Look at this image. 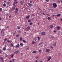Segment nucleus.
I'll return each mask as SVG.
<instances>
[{"label": "nucleus", "mask_w": 62, "mask_h": 62, "mask_svg": "<svg viewBox=\"0 0 62 62\" xmlns=\"http://www.w3.org/2000/svg\"><path fill=\"white\" fill-rule=\"evenodd\" d=\"M52 6L53 8H55L57 7V5H56V4L55 3H53L52 4Z\"/></svg>", "instance_id": "nucleus-1"}, {"label": "nucleus", "mask_w": 62, "mask_h": 62, "mask_svg": "<svg viewBox=\"0 0 62 62\" xmlns=\"http://www.w3.org/2000/svg\"><path fill=\"white\" fill-rule=\"evenodd\" d=\"M15 2L13 3V5H15V4H18V1H17V0H15L14 1Z\"/></svg>", "instance_id": "nucleus-2"}, {"label": "nucleus", "mask_w": 62, "mask_h": 62, "mask_svg": "<svg viewBox=\"0 0 62 62\" xmlns=\"http://www.w3.org/2000/svg\"><path fill=\"white\" fill-rule=\"evenodd\" d=\"M50 49H46V52H47V53L50 52Z\"/></svg>", "instance_id": "nucleus-3"}, {"label": "nucleus", "mask_w": 62, "mask_h": 62, "mask_svg": "<svg viewBox=\"0 0 62 62\" xmlns=\"http://www.w3.org/2000/svg\"><path fill=\"white\" fill-rule=\"evenodd\" d=\"M30 29V27L29 26H28L26 28V30L27 31H28Z\"/></svg>", "instance_id": "nucleus-4"}, {"label": "nucleus", "mask_w": 62, "mask_h": 62, "mask_svg": "<svg viewBox=\"0 0 62 62\" xmlns=\"http://www.w3.org/2000/svg\"><path fill=\"white\" fill-rule=\"evenodd\" d=\"M28 6H29V7H31L32 6V4H31L30 3H28Z\"/></svg>", "instance_id": "nucleus-5"}, {"label": "nucleus", "mask_w": 62, "mask_h": 62, "mask_svg": "<svg viewBox=\"0 0 62 62\" xmlns=\"http://www.w3.org/2000/svg\"><path fill=\"white\" fill-rule=\"evenodd\" d=\"M30 17V16H29V15H28V16H26V18L27 19H29Z\"/></svg>", "instance_id": "nucleus-6"}, {"label": "nucleus", "mask_w": 62, "mask_h": 62, "mask_svg": "<svg viewBox=\"0 0 62 62\" xmlns=\"http://www.w3.org/2000/svg\"><path fill=\"white\" fill-rule=\"evenodd\" d=\"M61 28V27H60V26H57V30H59V29H60Z\"/></svg>", "instance_id": "nucleus-7"}, {"label": "nucleus", "mask_w": 62, "mask_h": 62, "mask_svg": "<svg viewBox=\"0 0 62 62\" xmlns=\"http://www.w3.org/2000/svg\"><path fill=\"white\" fill-rule=\"evenodd\" d=\"M20 46V45H19V44H18V45H16V48H17L18 47H19V46Z\"/></svg>", "instance_id": "nucleus-8"}, {"label": "nucleus", "mask_w": 62, "mask_h": 62, "mask_svg": "<svg viewBox=\"0 0 62 62\" xmlns=\"http://www.w3.org/2000/svg\"><path fill=\"white\" fill-rule=\"evenodd\" d=\"M19 52V50H17V51H16L15 52L14 54H17V53H18Z\"/></svg>", "instance_id": "nucleus-9"}, {"label": "nucleus", "mask_w": 62, "mask_h": 62, "mask_svg": "<svg viewBox=\"0 0 62 62\" xmlns=\"http://www.w3.org/2000/svg\"><path fill=\"white\" fill-rule=\"evenodd\" d=\"M45 34V32H43L42 33H41V35H44Z\"/></svg>", "instance_id": "nucleus-10"}, {"label": "nucleus", "mask_w": 62, "mask_h": 62, "mask_svg": "<svg viewBox=\"0 0 62 62\" xmlns=\"http://www.w3.org/2000/svg\"><path fill=\"white\" fill-rule=\"evenodd\" d=\"M50 26V28H53V27H54V26L53 25H51L50 26Z\"/></svg>", "instance_id": "nucleus-11"}, {"label": "nucleus", "mask_w": 62, "mask_h": 62, "mask_svg": "<svg viewBox=\"0 0 62 62\" xmlns=\"http://www.w3.org/2000/svg\"><path fill=\"white\" fill-rule=\"evenodd\" d=\"M56 15L57 16H58V17H60V14H57Z\"/></svg>", "instance_id": "nucleus-12"}, {"label": "nucleus", "mask_w": 62, "mask_h": 62, "mask_svg": "<svg viewBox=\"0 0 62 62\" xmlns=\"http://www.w3.org/2000/svg\"><path fill=\"white\" fill-rule=\"evenodd\" d=\"M51 59V57H50L48 59V60L47 61H49L50 59Z\"/></svg>", "instance_id": "nucleus-13"}, {"label": "nucleus", "mask_w": 62, "mask_h": 62, "mask_svg": "<svg viewBox=\"0 0 62 62\" xmlns=\"http://www.w3.org/2000/svg\"><path fill=\"white\" fill-rule=\"evenodd\" d=\"M36 51H34L32 52V53L33 54H36Z\"/></svg>", "instance_id": "nucleus-14"}, {"label": "nucleus", "mask_w": 62, "mask_h": 62, "mask_svg": "<svg viewBox=\"0 0 62 62\" xmlns=\"http://www.w3.org/2000/svg\"><path fill=\"white\" fill-rule=\"evenodd\" d=\"M13 61L12 60H10L9 61V62H14V59H12Z\"/></svg>", "instance_id": "nucleus-15"}, {"label": "nucleus", "mask_w": 62, "mask_h": 62, "mask_svg": "<svg viewBox=\"0 0 62 62\" xmlns=\"http://www.w3.org/2000/svg\"><path fill=\"white\" fill-rule=\"evenodd\" d=\"M23 39V38L22 37H21L20 38V41H22V39Z\"/></svg>", "instance_id": "nucleus-16"}, {"label": "nucleus", "mask_w": 62, "mask_h": 62, "mask_svg": "<svg viewBox=\"0 0 62 62\" xmlns=\"http://www.w3.org/2000/svg\"><path fill=\"white\" fill-rule=\"evenodd\" d=\"M15 8H16L15 7H12V10H13L14 9H15Z\"/></svg>", "instance_id": "nucleus-17"}, {"label": "nucleus", "mask_w": 62, "mask_h": 62, "mask_svg": "<svg viewBox=\"0 0 62 62\" xmlns=\"http://www.w3.org/2000/svg\"><path fill=\"white\" fill-rule=\"evenodd\" d=\"M7 4H8V5H10V2H7Z\"/></svg>", "instance_id": "nucleus-18"}, {"label": "nucleus", "mask_w": 62, "mask_h": 62, "mask_svg": "<svg viewBox=\"0 0 62 62\" xmlns=\"http://www.w3.org/2000/svg\"><path fill=\"white\" fill-rule=\"evenodd\" d=\"M38 40H39V41L40 39V37H38Z\"/></svg>", "instance_id": "nucleus-19"}, {"label": "nucleus", "mask_w": 62, "mask_h": 62, "mask_svg": "<svg viewBox=\"0 0 62 62\" xmlns=\"http://www.w3.org/2000/svg\"><path fill=\"white\" fill-rule=\"evenodd\" d=\"M53 46H56V43H54L53 44Z\"/></svg>", "instance_id": "nucleus-20"}, {"label": "nucleus", "mask_w": 62, "mask_h": 62, "mask_svg": "<svg viewBox=\"0 0 62 62\" xmlns=\"http://www.w3.org/2000/svg\"><path fill=\"white\" fill-rule=\"evenodd\" d=\"M6 5V3H4L3 4V6H4V7H5Z\"/></svg>", "instance_id": "nucleus-21"}, {"label": "nucleus", "mask_w": 62, "mask_h": 62, "mask_svg": "<svg viewBox=\"0 0 62 62\" xmlns=\"http://www.w3.org/2000/svg\"><path fill=\"white\" fill-rule=\"evenodd\" d=\"M20 44L21 46H22L23 45V44L22 43H20Z\"/></svg>", "instance_id": "nucleus-22"}, {"label": "nucleus", "mask_w": 62, "mask_h": 62, "mask_svg": "<svg viewBox=\"0 0 62 62\" xmlns=\"http://www.w3.org/2000/svg\"><path fill=\"white\" fill-rule=\"evenodd\" d=\"M47 19L48 20H50V19H51V18L50 17H48L47 18Z\"/></svg>", "instance_id": "nucleus-23"}, {"label": "nucleus", "mask_w": 62, "mask_h": 62, "mask_svg": "<svg viewBox=\"0 0 62 62\" xmlns=\"http://www.w3.org/2000/svg\"><path fill=\"white\" fill-rule=\"evenodd\" d=\"M22 41L23 42H24V43H25V42H26V41H25V40H23Z\"/></svg>", "instance_id": "nucleus-24"}, {"label": "nucleus", "mask_w": 62, "mask_h": 62, "mask_svg": "<svg viewBox=\"0 0 62 62\" xmlns=\"http://www.w3.org/2000/svg\"><path fill=\"white\" fill-rule=\"evenodd\" d=\"M39 58V57L38 56H37L35 57L36 59H37V58Z\"/></svg>", "instance_id": "nucleus-25"}, {"label": "nucleus", "mask_w": 62, "mask_h": 62, "mask_svg": "<svg viewBox=\"0 0 62 62\" xmlns=\"http://www.w3.org/2000/svg\"><path fill=\"white\" fill-rule=\"evenodd\" d=\"M3 51H5L6 50V48H5V47H4L3 49Z\"/></svg>", "instance_id": "nucleus-26"}, {"label": "nucleus", "mask_w": 62, "mask_h": 62, "mask_svg": "<svg viewBox=\"0 0 62 62\" xmlns=\"http://www.w3.org/2000/svg\"><path fill=\"white\" fill-rule=\"evenodd\" d=\"M17 28L18 29H19L20 28V27L19 26H18L17 27Z\"/></svg>", "instance_id": "nucleus-27"}, {"label": "nucleus", "mask_w": 62, "mask_h": 62, "mask_svg": "<svg viewBox=\"0 0 62 62\" xmlns=\"http://www.w3.org/2000/svg\"><path fill=\"white\" fill-rule=\"evenodd\" d=\"M0 59L1 60H3V58L2 57H1L0 58Z\"/></svg>", "instance_id": "nucleus-28"}, {"label": "nucleus", "mask_w": 62, "mask_h": 62, "mask_svg": "<svg viewBox=\"0 0 62 62\" xmlns=\"http://www.w3.org/2000/svg\"><path fill=\"white\" fill-rule=\"evenodd\" d=\"M30 25H32L33 24V23H30L29 24Z\"/></svg>", "instance_id": "nucleus-29"}, {"label": "nucleus", "mask_w": 62, "mask_h": 62, "mask_svg": "<svg viewBox=\"0 0 62 62\" xmlns=\"http://www.w3.org/2000/svg\"><path fill=\"white\" fill-rule=\"evenodd\" d=\"M33 2V1H32V0H30V3H32Z\"/></svg>", "instance_id": "nucleus-30"}, {"label": "nucleus", "mask_w": 62, "mask_h": 62, "mask_svg": "<svg viewBox=\"0 0 62 62\" xmlns=\"http://www.w3.org/2000/svg\"><path fill=\"white\" fill-rule=\"evenodd\" d=\"M0 11H2V8H0Z\"/></svg>", "instance_id": "nucleus-31"}, {"label": "nucleus", "mask_w": 62, "mask_h": 62, "mask_svg": "<svg viewBox=\"0 0 62 62\" xmlns=\"http://www.w3.org/2000/svg\"><path fill=\"white\" fill-rule=\"evenodd\" d=\"M15 13H17V14L18 13V11H15Z\"/></svg>", "instance_id": "nucleus-32"}, {"label": "nucleus", "mask_w": 62, "mask_h": 62, "mask_svg": "<svg viewBox=\"0 0 62 62\" xmlns=\"http://www.w3.org/2000/svg\"><path fill=\"white\" fill-rule=\"evenodd\" d=\"M17 32L18 33H21V31L19 30Z\"/></svg>", "instance_id": "nucleus-33"}, {"label": "nucleus", "mask_w": 62, "mask_h": 62, "mask_svg": "<svg viewBox=\"0 0 62 62\" xmlns=\"http://www.w3.org/2000/svg\"><path fill=\"white\" fill-rule=\"evenodd\" d=\"M7 41L8 42H10V41L9 40H7Z\"/></svg>", "instance_id": "nucleus-34"}, {"label": "nucleus", "mask_w": 62, "mask_h": 62, "mask_svg": "<svg viewBox=\"0 0 62 62\" xmlns=\"http://www.w3.org/2000/svg\"><path fill=\"white\" fill-rule=\"evenodd\" d=\"M42 44V43L41 42L39 44V45H41V44Z\"/></svg>", "instance_id": "nucleus-35"}, {"label": "nucleus", "mask_w": 62, "mask_h": 62, "mask_svg": "<svg viewBox=\"0 0 62 62\" xmlns=\"http://www.w3.org/2000/svg\"><path fill=\"white\" fill-rule=\"evenodd\" d=\"M10 45L11 46H13V44H12V43H11Z\"/></svg>", "instance_id": "nucleus-36"}, {"label": "nucleus", "mask_w": 62, "mask_h": 62, "mask_svg": "<svg viewBox=\"0 0 62 62\" xmlns=\"http://www.w3.org/2000/svg\"><path fill=\"white\" fill-rule=\"evenodd\" d=\"M35 43V42H34V41H32V44H34V43Z\"/></svg>", "instance_id": "nucleus-37"}, {"label": "nucleus", "mask_w": 62, "mask_h": 62, "mask_svg": "<svg viewBox=\"0 0 62 62\" xmlns=\"http://www.w3.org/2000/svg\"><path fill=\"white\" fill-rule=\"evenodd\" d=\"M6 15L7 16H8V13H6Z\"/></svg>", "instance_id": "nucleus-38"}, {"label": "nucleus", "mask_w": 62, "mask_h": 62, "mask_svg": "<svg viewBox=\"0 0 62 62\" xmlns=\"http://www.w3.org/2000/svg\"><path fill=\"white\" fill-rule=\"evenodd\" d=\"M19 36V35L18 34L16 35V37H18Z\"/></svg>", "instance_id": "nucleus-39"}, {"label": "nucleus", "mask_w": 62, "mask_h": 62, "mask_svg": "<svg viewBox=\"0 0 62 62\" xmlns=\"http://www.w3.org/2000/svg\"><path fill=\"white\" fill-rule=\"evenodd\" d=\"M28 22H30V20H28Z\"/></svg>", "instance_id": "nucleus-40"}, {"label": "nucleus", "mask_w": 62, "mask_h": 62, "mask_svg": "<svg viewBox=\"0 0 62 62\" xmlns=\"http://www.w3.org/2000/svg\"><path fill=\"white\" fill-rule=\"evenodd\" d=\"M22 3H23V2H22V1H21L20 2V4H21L22 5Z\"/></svg>", "instance_id": "nucleus-41"}, {"label": "nucleus", "mask_w": 62, "mask_h": 62, "mask_svg": "<svg viewBox=\"0 0 62 62\" xmlns=\"http://www.w3.org/2000/svg\"><path fill=\"white\" fill-rule=\"evenodd\" d=\"M37 40V39L36 38H35L34 39V40H35V41H36V40Z\"/></svg>", "instance_id": "nucleus-42"}, {"label": "nucleus", "mask_w": 62, "mask_h": 62, "mask_svg": "<svg viewBox=\"0 0 62 62\" xmlns=\"http://www.w3.org/2000/svg\"><path fill=\"white\" fill-rule=\"evenodd\" d=\"M26 49H27V50H29V47H27L26 48Z\"/></svg>", "instance_id": "nucleus-43"}, {"label": "nucleus", "mask_w": 62, "mask_h": 62, "mask_svg": "<svg viewBox=\"0 0 62 62\" xmlns=\"http://www.w3.org/2000/svg\"><path fill=\"white\" fill-rule=\"evenodd\" d=\"M39 52H41V50H39Z\"/></svg>", "instance_id": "nucleus-44"}, {"label": "nucleus", "mask_w": 62, "mask_h": 62, "mask_svg": "<svg viewBox=\"0 0 62 62\" xmlns=\"http://www.w3.org/2000/svg\"><path fill=\"white\" fill-rule=\"evenodd\" d=\"M5 57H8V55H7L6 54H5Z\"/></svg>", "instance_id": "nucleus-45"}, {"label": "nucleus", "mask_w": 62, "mask_h": 62, "mask_svg": "<svg viewBox=\"0 0 62 62\" xmlns=\"http://www.w3.org/2000/svg\"><path fill=\"white\" fill-rule=\"evenodd\" d=\"M2 53V50H0V53Z\"/></svg>", "instance_id": "nucleus-46"}, {"label": "nucleus", "mask_w": 62, "mask_h": 62, "mask_svg": "<svg viewBox=\"0 0 62 62\" xmlns=\"http://www.w3.org/2000/svg\"><path fill=\"white\" fill-rule=\"evenodd\" d=\"M50 48H53V47L52 46H50Z\"/></svg>", "instance_id": "nucleus-47"}, {"label": "nucleus", "mask_w": 62, "mask_h": 62, "mask_svg": "<svg viewBox=\"0 0 62 62\" xmlns=\"http://www.w3.org/2000/svg\"><path fill=\"white\" fill-rule=\"evenodd\" d=\"M16 10L17 11L18 9V8H16Z\"/></svg>", "instance_id": "nucleus-48"}, {"label": "nucleus", "mask_w": 62, "mask_h": 62, "mask_svg": "<svg viewBox=\"0 0 62 62\" xmlns=\"http://www.w3.org/2000/svg\"><path fill=\"white\" fill-rule=\"evenodd\" d=\"M7 40V39H6V38H5V39H4V40L5 41H6V40Z\"/></svg>", "instance_id": "nucleus-49"}, {"label": "nucleus", "mask_w": 62, "mask_h": 62, "mask_svg": "<svg viewBox=\"0 0 62 62\" xmlns=\"http://www.w3.org/2000/svg\"><path fill=\"white\" fill-rule=\"evenodd\" d=\"M46 2H49V0H46Z\"/></svg>", "instance_id": "nucleus-50"}, {"label": "nucleus", "mask_w": 62, "mask_h": 62, "mask_svg": "<svg viewBox=\"0 0 62 62\" xmlns=\"http://www.w3.org/2000/svg\"><path fill=\"white\" fill-rule=\"evenodd\" d=\"M58 3H60V1L59 0H58Z\"/></svg>", "instance_id": "nucleus-51"}, {"label": "nucleus", "mask_w": 62, "mask_h": 62, "mask_svg": "<svg viewBox=\"0 0 62 62\" xmlns=\"http://www.w3.org/2000/svg\"><path fill=\"white\" fill-rule=\"evenodd\" d=\"M3 31H4V30H3V29H2V30H1L2 32H3Z\"/></svg>", "instance_id": "nucleus-52"}, {"label": "nucleus", "mask_w": 62, "mask_h": 62, "mask_svg": "<svg viewBox=\"0 0 62 62\" xmlns=\"http://www.w3.org/2000/svg\"><path fill=\"white\" fill-rule=\"evenodd\" d=\"M0 20H2V18L0 17Z\"/></svg>", "instance_id": "nucleus-53"}, {"label": "nucleus", "mask_w": 62, "mask_h": 62, "mask_svg": "<svg viewBox=\"0 0 62 62\" xmlns=\"http://www.w3.org/2000/svg\"><path fill=\"white\" fill-rule=\"evenodd\" d=\"M7 28H9V26H8L7 27Z\"/></svg>", "instance_id": "nucleus-54"}, {"label": "nucleus", "mask_w": 62, "mask_h": 62, "mask_svg": "<svg viewBox=\"0 0 62 62\" xmlns=\"http://www.w3.org/2000/svg\"><path fill=\"white\" fill-rule=\"evenodd\" d=\"M39 62H42V60L40 61Z\"/></svg>", "instance_id": "nucleus-55"}, {"label": "nucleus", "mask_w": 62, "mask_h": 62, "mask_svg": "<svg viewBox=\"0 0 62 62\" xmlns=\"http://www.w3.org/2000/svg\"><path fill=\"white\" fill-rule=\"evenodd\" d=\"M54 16H55V15H53V16H53V17H54Z\"/></svg>", "instance_id": "nucleus-56"}, {"label": "nucleus", "mask_w": 62, "mask_h": 62, "mask_svg": "<svg viewBox=\"0 0 62 62\" xmlns=\"http://www.w3.org/2000/svg\"><path fill=\"white\" fill-rule=\"evenodd\" d=\"M2 60V62H4V61L3 60Z\"/></svg>", "instance_id": "nucleus-57"}, {"label": "nucleus", "mask_w": 62, "mask_h": 62, "mask_svg": "<svg viewBox=\"0 0 62 62\" xmlns=\"http://www.w3.org/2000/svg\"><path fill=\"white\" fill-rule=\"evenodd\" d=\"M56 31L55 30L54 31V32H56Z\"/></svg>", "instance_id": "nucleus-58"}, {"label": "nucleus", "mask_w": 62, "mask_h": 62, "mask_svg": "<svg viewBox=\"0 0 62 62\" xmlns=\"http://www.w3.org/2000/svg\"><path fill=\"white\" fill-rule=\"evenodd\" d=\"M13 55H12V56L11 57H13Z\"/></svg>", "instance_id": "nucleus-59"}, {"label": "nucleus", "mask_w": 62, "mask_h": 62, "mask_svg": "<svg viewBox=\"0 0 62 62\" xmlns=\"http://www.w3.org/2000/svg\"><path fill=\"white\" fill-rule=\"evenodd\" d=\"M6 1H5L4 2V3H6Z\"/></svg>", "instance_id": "nucleus-60"}, {"label": "nucleus", "mask_w": 62, "mask_h": 62, "mask_svg": "<svg viewBox=\"0 0 62 62\" xmlns=\"http://www.w3.org/2000/svg\"><path fill=\"white\" fill-rule=\"evenodd\" d=\"M60 20H61V21H62V19L61 18L60 19Z\"/></svg>", "instance_id": "nucleus-61"}, {"label": "nucleus", "mask_w": 62, "mask_h": 62, "mask_svg": "<svg viewBox=\"0 0 62 62\" xmlns=\"http://www.w3.org/2000/svg\"><path fill=\"white\" fill-rule=\"evenodd\" d=\"M38 25H39V23H38Z\"/></svg>", "instance_id": "nucleus-62"}, {"label": "nucleus", "mask_w": 62, "mask_h": 62, "mask_svg": "<svg viewBox=\"0 0 62 62\" xmlns=\"http://www.w3.org/2000/svg\"><path fill=\"white\" fill-rule=\"evenodd\" d=\"M35 62H38V61H37V60H36V61H35Z\"/></svg>", "instance_id": "nucleus-63"}, {"label": "nucleus", "mask_w": 62, "mask_h": 62, "mask_svg": "<svg viewBox=\"0 0 62 62\" xmlns=\"http://www.w3.org/2000/svg\"><path fill=\"white\" fill-rule=\"evenodd\" d=\"M61 3H62V0H61Z\"/></svg>", "instance_id": "nucleus-64"}]
</instances>
